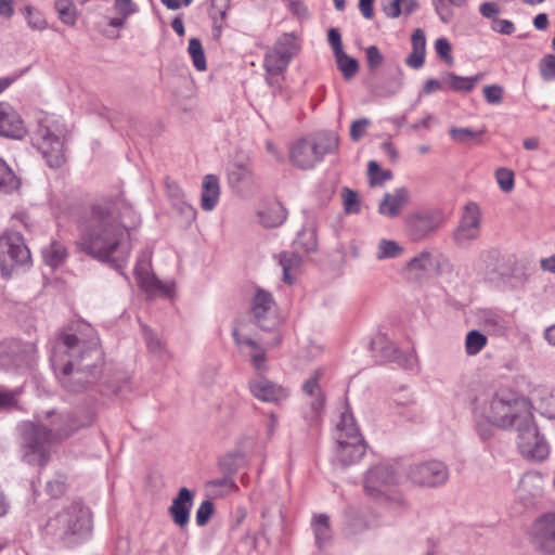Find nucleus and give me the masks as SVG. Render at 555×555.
<instances>
[{
  "mask_svg": "<svg viewBox=\"0 0 555 555\" xmlns=\"http://www.w3.org/2000/svg\"><path fill=\"white\" fill-rule=\"evenodd\" d=\"M141 223V217L122 197H105L91 203L77 222V247L89 257L115 268L113 255L125 248L126 238Z\"/></svg>",
  "mask_w": 555,
  "mask_h": 555,
  "instance_id": "nucleus-1",
  "label": "nucleus"
},
{
  "mask_svg": "<svg viewBox=\"0 0 555 555\" xmlns=\"http://www.w3.org/2000/svg\"><path fill=\"white\" fill-rule=\"evenodd\" d=\"M51 365L62 388L80 393L100 378L103 351L94 330L86 323L74 333H62L51 354Z\"/></svg>",
  "mask_w": 555,
  "mask_h": 555,
  "instance_id": "nucleus-2",
  "label": "nucleus"
},
{
  "mask_svg": "<svg viewBox=\"0 0 555 555\" xmlns=\"http://www.w3.org/2000/svg\"><path fill=\"white\" fill-rule=\"evenodd\" d=\"M480 410L496 427L515 428L517 444L525 457L543 461L548 455V444L533 422L531 404L527 399L503 390L495 392Z\"/></svg>",
  "mask_w": 555,
  "mask_h": 555,
  "instance_id": "nucleus-3",
  "label": "nucleus"
},
{
  "mask_svg": "<svg viewBox=\"0 0 555 555\" xmlns=\"http://www.w3.org/2000/svg\"><path fill=\"white\" fill-rule=\"evenodd\" d=\"M95 418L94 409L76 408L72 413L63 414L51 428L25 422L20 425L23 457L29 464L43 466L48 461V449L52 443L70 437L80 428L90 426Z\"/></svg>",
  "mask_w": 555,
  "mask_h": 555,
  "instance_id": "nucleus-4",
  "label": "nucleus"
},
{
  "mask_svg": "<svg viewBox=\"0 0 555 555\" xmlns=\"http://www.w3.org/2000/svg\"><path fill=\"white\" fill-rule=\"evenodd\" d=\"M92 530L91 513L80 501H74L51 517L44 532L65 545L85 540Z\"/></svg>",
  "mask_w": 555,
  "mask_h": 555,
  "instance_id": "nucleus-5",
  "label": "nucleus"
},
{
  "mask_svg": "<svg viewBox=\"0 0 555 555\" xmlns=\"http://www.w3.org/2000/svg\"><path fill=\"white\" fill-rule=\"evenodd\" d=\"M333 437L336 443L334 460L341 466L353 465L364 456L366 444L348 403L345 404Z\"/></svg>",
  "mask_w": 555,
  "mask_h": 555,
  "instance_id": "nucleus-6",
  "label": "nucleus"
},
{
  "mask_svg": "<svg viewBox=\"0 0 555 555\" xmlns=\"http://www.w3.org/2000/svg\"><path fill=\"white\" fill-rule=\"evenodd\" d=\"M66 131L65 126L55 119L47 118L38 125L33 142L50 168H60L65 163Z\"/></svg>",
  "mask_w": 555,
  "mask_h": 555,
  "instance_id": "nucleus-7",
  "label": "nucleus"
},
{
  "mask_svg": "<svg viewBox=\"0 0 555 555\" xmlns=\"http://www.w3.org/2000/svg\"><path fill=\"white\" fill-rule=\"evenodd\" d=\"M339 140L334 133H323L314 138H304L293 144L289 158L300 169H311L320 163L324 155L338 150Z\"/></svg>",
  "mask_w": 555,
  "mask_h": 555,
  "instance_id": "nucleus-8",
  "label": "nucleus"
},
{
  "mask_svg": "<svg viewBox=\"0 0 555 555\" xmlns=\"http://www.w3.org/2000/svg\"><path fill=\"white\" fill-rule=\"evenodd\" d=\"M300 46L294 34L285 33L278 38L273 48L269 49L263 59V67L269 75L267 82L274 83L273 76L283 74L292 60L297 55Z\"/></svg>",
  "mask_w": 555,
  "mask_h": 555,
  "instance_id": "nucleus-9",
  "label": "nucleus"
},
{
  "mask_svg": "<svg viewBox=\"0 0 555 555\" xmlns=\"http://www.w3.org/2000/svg\"><path fill=\"white\" fill-rule=\"evenodd\" d=\"M271 334L272 337L270 339L260 341L243 334L241 330L236 327L232 331L233 340L240 352L249 358L253 367L259 373H263L268 370L267 351L278 347L282 343L280 332Z\"/></svg>",
  "mask_w": 555,
  "mask_h": 555,
  "instance_id": "nucleus-10",
  "label": "nucleus"
},
{
  "mask_svg": "<svg viewBox=\"0 0 555 555\" xmlns=\"http://www.w3.org/2000/svg\"><path fill=\"white\" fill-rule=\"evenodd\" d=\"M30 262V251L18 232H5L0 236V271L9 278L18 266Z\"/></svg>",
  "mask_w": 555,
  "mask_h": 555,
  "instance_id": "nucleus-11",
  "label": "nucleus"
},
{
  "mask_svg": "<svg viewBox=\"0 0 555 555\" xmlns=\"http://www.w3.org/2000/svg\"><path fill=\"white\" fill-rule=\"evenodd\" d=\"M253 321L263 332H279L280 317L278 306L272 294L257 287L250 301Z\"/></svg>",
  "mask_w": 555,
  "mask_h": 555,
  "instance_id": "nucleus-12",
  "label": "nucleus"
},
{
  "mask_svg": "<svg viewBox=\"0 0 555 555\" xmlns=\"http://www.w3.org/2000/svg\"><path fill=\"white\" fill-rule=\"evenodd\" d=\"M481 222L479 206L473 202L467 203L452 235L454 244L460 248L470 247L481 235Z\"/></svg>",
  "mask_w": 555,
  "mask_h": 555,
  "instance_id": "nucleus-13",
  "label": "nucleus"
},
{
  "mask_svg": "<svg viewBox=\"0 0 555 555\" xmlns=\"http://www.w3.org/2000/svg\"><path fill=\"white\" fill-rule=\"evenodd\" d=\"M37 348L34 343L18 339L0 343V370L11 371L29 367L36 357Z\"/></svg>",
  "mask_w": 555,
  "mask_h": 555,
  "instance_id": "nucleus-14",
  "label": "nucleus"
},
{
  "mask_svg": "<svg viewBox=\"0 0 555 555\" xmlns=\"http://www.w3.org/2000/svg\"><path fill=\"white\" fill-rule=\"evenodd\" d=\"M408 477L416 486L437 488L448 481L449 469L446 464L440 461H426L411 465Z\"/></svg>",
  "mask_w": 555,
  "mask_h": 555,
  "instance_id": "nucleus-15",
  "label": "nucleus"
},
{
  "mask_svg": "<svg viewBox=\"0 0 555 555\" xmlns=\"http://www.w3.org/2000/svg\"><path fill=\"white\" fill-rule=\"evenodd\" d=\"M405 233L414 242L422 241L435 233L443 223L439 210L413 212L405 217Z\"/></svg>",
  "mask_w": 555,
  "mask_h": 555,
  "instance_id": "nucleus-16",
  "label": "nucleus"
},
{
  "mask_svg": "<svg viewBox=\"0 0 555 555\" xmlns=\"http://www.w3.org/2000/svg\"><path fill=\"white\" fill-rule=\"evenodd\" d=\"M371 350L382 361L396 362L400 366L413 370L416 366V357L413 351H400L384 334H378L371 341Z\"/></svg>",
  "mask_w": 555,
  "mask_h": 555,
  "instance_id": "nucleus-17",
  "label": "nucleus"
},
{
  "mask_svg": "<svg viewBox=\"0 0 555 555\" xmlns=\"http://www.w3.org/2000/svg\"><path fill=\"white\" fill-rule=\"evenodd\" d=\"M396 483L393 469L385 464L370 468L364 479V491L371 498H379L389 486Z\"/></svg>",
  "mask_w": 555,
  "mask_h": 555,
  "instance_id": "nucleus-18",
  "label": "nucleus"
},
{
  "mask_svg": "<svg viewBox=\"0 0 555 555\" xmlns=\"http://www.w3.org/2000/svg\"><path fill=\"white\" fill-rule=\"evenodd\" d=\"M249 390L255 398L269 403H280L286 400L289 396L287 388L278 385L263 376H258L250 380Z\"/></svg>",
  "mask_w": 555,
  "mask_h": 555,
  "instance_id": "nucleus-19",
  "label": "nucleus"
},
{
  "mask_svg": "<svg viewBox=\"0 0 555 555\" xmlns=\"http://www.w3.org/2000/svg\"><path fill=\"white\" fill-rule=\"evenodd\" d=\"M533 530L538 546L547 555L555 554V513L539 518Z\"/></svg>",
  "mask_w": 555,
  "mask_h": 555,
  "instance_id": "nucleus-20",
  "label": "nucleus"
},
{
  "mask_svg": "<svg viewBox=\"0 0 555 555\" xmlns=\"http://www.w3.org/2000/svg\"><path fill=\"white\" fill-rule=\"evenodd\" d=\"M543 477L537 472L526 473L516 489V496L524 505H532L537 499L542 496Z\"/></svg>",
  "mask_w": 555,
  "mask_h": 555,
  "instance_id": "nucleus-21",
  "label": "nucleus"
},
{
  "mask_svg": "<svg viewBox=\"0 0 555 555\" xmlns=\"http://www.w3.org/2000/svg\"><path fill=\"white\" fill-rule=\"evenodd\" d=\"M25 134V127L20 115L9 104H0V135L21 139Z\"/></svg>",
  "mask_w": 555,
  "mask_h": 555,
  "instance_id": "nucleus-22",
  "label": "nucleus"
},
{
  "mask_svg": "<svg viewBox=\"0 0 555 555\" xmlns=\"http://www.w3.org/2000/svg\"><path fill=\"white\" fill-rule=\"evenodd\" d=\"M194 494L188 488H181L178 495L172 500L169 514L173 522L180 528L185 527L190 520V512L193 505Z\"/></svg>",
  "mask_w": 555,
  "mask_h": 555,
  "instance_id": "nucleus-23",
  "label": "nucleus"
},
{
  "mask_svg": "<svg viewBox=\"0 0 555 555\" xmlns=\"http://www.w3.org/2000/svg\"><path fill=\"white\" fill-rule=\"evenodd\" d=\"M410 199L409 191L405 188L396 189L392 193H386L378 205V212L388 218L399 216L402 208Z\"/></svg>",
  "mask_w": 555,
  "mask_h": 555,
  "instance_id": "nucleus-24",
  "label": "nucleus"
},
{
  "mask_svg": "<svg viewBox=\"0 0 555 555\" xmlns=\"http://www.w3.org/2000/svg\"><path fill=\"white\" fill-rule=\"evenodd\" d=\"M286 218L287 211L279 201L269 202L258 211L260 224L268 229L282 225Z\"/></svg>",
  "mask_w": 555,
  "mask_h": 555,
  "instance_id": "nucleus-25",
  "label": "nucleus"
},
{
  "mask_svg": "<svg viewBox=\"0 0 555 555\" xmlns=\"http://www.w3.org/2000/svg\"><path fill=\"white\" fill-rule=\"evenodd\" d=\"M412 50L405 59V64L413 68L420 69L425 63L426 55V37L425 31L417 28L411 36Z\"/></svg>",
  "mask_w": 555,
  "mask_h": 555,
  "instance_id": "nucleus-26",
  "label": "nucleus"
},
{
  "mask_svg": "<svg viewBox=\"0 0 555 555\" xmlns=\"http://www.w3.org/2000/svg\"><path fill=\"white\" fill-rule=\"evenodd\" d=\"M134 274L140 287L146 293L165 291L163 283L150 272V263L146 259L142 258L137 261Z\"/></svg>",
  "mask_w": 555,
  "mask_h": 555,
  "instance_id": "nucleus-27",
  "label": "nucleus"
},
{
  "mask_svg": "<svg viewBox=\"0 0 555 555\" xmlns=\"http://www.w3.org/2000/svg\"><path fill=\"white\" fill-rule=\"evenodd\" d=\"M220 196L219 180L214 175L205 176L203 180V190L201 196V207L206 210H212Z\"/></svg>",
  "mask_w": 555,
  "mask_h": 555,
  "instance_id": "nucleus-28",
  "label": "nucleus"
},
{
  "mask_svg": "<svg viewBox=\"0 0 555 555\" xmlns=\"http://www.w3.org/2000/svg\"><path fill=\"white\" fill-rule=\"evenodd\" d=\"M485 74L478 73L475 76L463 77L459 76L454 73H446L442 77L444 83L448 85V88L452 91L456 92H470L476 85L483 79Z\"/></svg>",
  "mask_w": 555,
  "mask_h": 555,
  "instance_id": "nucleus-29",
  "label": "nucleus"
},
{
  "mask_svg": "<svg viewBox=\"0 0 555 555\" xmlns=\"http://www.w3.org/2000/svg\"><path fill=\"white\" fill-rule=\"evenodd\" d=\"M294 245L297 250H301L304 253H312L317 250V228L313 221H309L302 227L297 234Z\"/></svg>",
  "mask_w": 555,
  "mask_h": 555,
  "instance_id": "nucleus-30",
  "label": "nucleus"
},
{
  "mask_svg": "<svg viewBox=\"0 0 555 555\" xmlns=\"http://www.w3.org/2000/svg\"><path fill=\"white\" fill-rule=\"evenodd\" d=\"M228 180L232 188L242 191L253 185L254 175L247 166L234 165L228 172Z\"/></svg>",
  "mask_w": 555,
  "mask_h": 555,
  "instance_id": "nucleus-31",
  "label": "nucleus"
},
{
  "mask_svg": "<svg viewBox=\"0 0 555 555\" xmlns=\"http://www.w3.org/2000/svg\"><path fill=\"white\" fill-rule=\"evenodd\" d=\"M114 10L117 16L109 18L107 24L114 28H121L127 18L137 13L139 8L132 0H114Z\"/></svg>",
  "mask_w": 555,
  "mask_h": 555,
  "instance_id": "nucleus-32",
  "label": "nucleus"
},
{
  "mask_svg": "<svg viewBox=\"0 0 555 555\" xmlns=\"http://www.w3.org/2000/svg\"><path fill=\"white\" fill-rule=\"evenodd\" d=\"M311 525L314 533L315 544L319 548H323L330 543L332 539L330 517L326 514H320L313 518Z\"/></svg>",
  "mask_w": 555,
  "mask_h": 555,
  "instance_id": "nucleus-33",
  "label": "nucleus"
},
{
  "mask_svg": "<svg viewBox=\"0 0 555 555\" xmlns=\"http://www.w3.org/2000/svg\"><path fill=\"white\" fill-rule=\"evenodd\" d=\"M279 261L283 270V281L286 284H293L295 280L293 273L299 269L301 257L296 251H283L279 256Z\"/></svg>",
  "mask_w": 555,
  "mask_h": 555,
  "instance_id": "nucleus-34",
  "label": "nucleus"
},
{
  "mask_svg": "<svg viewBox=\"0 0 555 555\" xmlns=\"http://www.w3.org/2000/svg\"><path fill=\"white\" fill-rule=\"evenodd\" d=\"M433 266L434 260L431 254L427 250H423L406 263L405 270L416 279H421Z\"/></svg>",
  "mask_w": 555,
  "mask_h": 555,
  "instance_id": "nucleus-35",
  "label": "nucleus"
},
{
  "mask_svg": "<svg viewBox=\"0 0 555 555\" xmlns=\"http://www.w3.org/2000/svg\"><path fill=\"white\" fill-rule=\"evenodd\" d=\"M248 464V459L243 452H231L219 460V468L229 476L237 473L242 467Z\"/></svg>",
  "mask_w": 555,
  "mask_h": 555,
  "instance_id": "nucleus-36",
  "label": "nucleus"
},
{
  "mask_svg": "<svg viewBox=\"0 0 555 555\" xmlns=\"http://www.w3.org/2000/svg\"><path fill=\"white\" fill-rule=\"evenodd\" d=\"M325 404L324 393H318V397L310 400L302 410V416L309 426H318Z\"/></svg>",
  "mask_w": 555,
  "mask_h": 555,
  "instance_id": "nucleus-37",
  "label": "nucleus"
},
{
  "mask_svg": "<svg viewBox=\"0 0 555 555\" xmlns=\"http://www.w3.org/2000/svg\"><path fill=\"white\" fill-rule=\"evenodd\" d=\"M206 487L210 489L215 496L223 498L232 492L238 490L237 485L231 476L224 474L222 478H217L208 481Z\"/></svg>",
  "mask_w": 555,
  "mask_h": 555,
  "instance_id": "nucleus-38",
  "label": "nucleus"
},
{
  "mask_svg": "<svg viewBox=\"0 0 555 555\" xmlns=\"http://www.w3.org/2000/svg\"><path fill=\"white\" fill-rule=\"evenodd\" d=\"M338 70L345 80H351L359 70V62L357 59L349 56L345 51L334 55Z\"/></svg>",
  "mask_w": 555,
  "mask_h": 555,
  "instance_id": "nucleus-39",
  "label": "nucleus"
},
{
  "mask_svg": "<svg viewBox=\"0 0 555 555\" xmlns=\"http://www.w3.org/2000/svg\"><path fill=\"white\" fill-rule=\"evenodd\" d=\"M402 253L403 247L399 245L396 241L382 238L377 243L375 256L377 260L395 259L401 256Z\"/></svg>",
  "mask_w": 555,
  "mask_h": 555,
  "instance_id": "nucleus-40",
  "label": "nucleus"
},
{
  "mask_svg": "<svg viewBox=\"0 0 555 555\" xmlns=\"http://www.w3.org/2000/svg\"><path fill=\"white\" fill-rule=\"evenodd\" d=\"M54 8L62 23L74 26L77 21L76 7L72 0H56Z\"/></svg>",
  "mask_w": 555,
  "mask_h": 555,
  "instance_id": "nucleus-41",
  "label": "nucleus"
},
{
  "mask_svg": "<svg viewBox=\"0 0 555 555\" xmlns=\"http://www.w3.org/2000/svg\"><path fill=\"white\" fill-rule=\"evenodd\" d=\"M18 179L13 170L0 158V190L4 193H11L18 188Z\"/></svg>",
  "mask_w": 555,
  "mask_h": 555,
  "instance_id": "nucleus-42",
  "label": "nucleus"
},
{
  "mask_svg": "<svg viewBox=\"0 0 555 555\" xmlns=\"http://www.w3.org/2000/svg\"><path fill=\"white\" fill-rule=\"evenodd\" d=\"M488 338L477 330L469 331L465 337V351L468 356L478 354L487 345Z\"/></svg>",
  "mask_w": 555,
  "mask_h": 555,
  "instance_id": "nucleus-43",
  "label": "nucleus"
},
{
  "mask_svg": "<svg viewBox=\"0 0 555 555\" xmlns=\"http://www.w3.org/2000/svg\"><path fill=\"white\" fill-rule=\"evenodd\" d=\"M495 424L485 417V412L479 408L475 411V429L481 440L487 441L493 436Z\"/></svg>",
  "mask_w": 555,
  "mask_h": 555,
  "instance_id": "nucleus-44",
  "label": "nucleus"
},
{
  "mask_svg": "<svg viewBox=\"0 0 555 555\" xmlns=\"http://www.w3.org/2000/svg\"><path fill=\"white\" fill-rule=\"evenodd\" d=\"M188 52L192 57L194 67L199 72L206 70V56L199 39L191 38L189 40Z\"/></svg>",
  "mask_w": 555,
  "mask_h": 555,
  "instance_id": "nucleus-45",
  "label": "nucleus"
},
{
  "mask_svg": "<svg viewBox=\"0 0 555 555\" xmlns=\"http://www.w3.org/2000/svg\"><path fill=\"white\" fill-rule=\"evenodd\" d=\"M66 256V249L60 244H52L48 249L43 250L46 263L53 269L62 264Z\"/></svg>",
  "mask_w": 555,
  "mask_h": 555,
  "instance_id": "nucleus-46",
  "label": "nucleus"
},
{
  "mask_svg": "<svg viewBox=\"0 0 555 555\" xmlns=\"http://www.w3.org/2000/svg\"><path fill=\"white\" fill-rule=\"evenodd\" d=\"M143 334L149 351L162 359L165 358L166 349L163 346L160 338L146 326L143 327Z\"/></svg>",
  "mask_w": 555,
  "mask_h": 555,
  "instance_id": "nucleus-47",
  "label": "nucleus"
},
{
  "mask_svg": "<svg viewBox=\"0 0 555 555\" xmlns=\"http://www.w3.org/2000/svg\"><path fill=\"white\" fill-rule=\"evenodd\" d=\"M341 197L344 201V209L346 214H359L361 210V202L356 191L344 188L341 190Z\"/></svg>",
  "mask_w": 555,
  "mask_h": 555,
  "instance_id": "nucleus-48",
  "label": "nucleus"
},
{
  "mask_svg": "<svg viewBox=\"0 0 555 555\" xmlns=\"http://www.w3.org/2000/svg\"><path fill=\"white\" fill-rule=\"evenodd\" d=\"M367 175L371 185H379L385 180L391 178L390 171H383L375 160H370L367 164Z\"/></svg>",
  "mask_w": 555,
  "mask_h": 555,
  "instance_id": "nucleus-49",
  "label": "nucleus"
},
{
  "mask_svg": "<svg viewBox=\"0 0 555 555\" xmlns=\"http://www.w3.org/2000/svg\"><path fill=\"white\" fill-rule=\"evenodd\" d=\"M539 69L544 81L555 80V55H544L540 61Z\"/></svg>",
  "mask_w": 555,
  "mask_h": 555,
  "instance_id": "nucleus-50",
  "label": "nucleus"
},
{
  "mask_svg": "<svg viewBox=\"0 0 555 555\" xmlns=\"http://www.w3.org/2000/svg\"><path fill=\"white\" fill-rule=\"evenodd\" d=\"M366 64L370 72H376L384 63V55L377 46H369L365 49Z\"/></svg>",
  "mask_w": 555,
  "mask_h": 555,
  "instance_id": "nucleus-51",
  "label": "nucleus"
},
{
  "mask_svg": "<svg viewBox=\"0 0 555 555\" xmlns=\"http://www.w3.org/2000/svg\"><path fill=\"white\" fill-rule=\"evenodd\" d=\"M322 374V370H317L313 375L302 384V391L311 398L310 400L317 398L318 393H323L319 385V379Z\"/></svg>",
  "mask_w": 555,
  "mask_h": 555,
  "instance_id": "nucleus-52",
  "label": "nucleus"
},
{
  "mask_svg": "<svg viewBox=\"0 0 555 555\" xmlns=\"http://www.w3.org/2000/svg\"><path fill=\"white\" fill-rule=\"evenodd\" d=\"M18 390H9L0 387V412L9 411L17 405Z\"/></svg>",
  "mask_w": 555,
  "mask_h": 555,
  "instance_id": "nucleus-53",
  "label": "nucleus"
},
{
  "mask_svg": "<svg viewBox=\"0 0 555 555\" xmlns=\"http://www.w3.org/2000/svg\"><path fill=\"white\" fill-rule=\"evenodd\" d=\"M496 182L503 192L514 189V172L507 168H499L495 171Z\"/></svg>",
  "mask_w": 555,
  "mask_h": 555,
  "instance_id": "nucleus-54",
  "label": "nucleus"
},
{
  "mask_svg": "<svg viewBox=\"0 0 555 555\" xmlns=\"http://www.w3.org/2000/svg\"><path fill=\"white\" fill-rule=\"evenodd\" d=\"M435 50L437 55L443 60L447 64H453V56L451 54L452 47L449 40L444 37H440L435 41Z\"/></svg>",
  "mask_w": 555,
  "mask_h": 555,
  "instance_id": "nucleus-55",
  "label": "nucleus"
},
{
  "mask_svg": "<svg viewBox=\"0 0 555 555\" xmlns=\"http://www.w3.org/2000/svg\"><path fill=\"white\" fill-rule=\"evenodd\" d=\"M500 253L498 249H488L480 254L479 261L485 266L487 272L496 271Z\"/></svg>",
  "mask_w": 555,
  "mask_h": 555,
  "instance_id": "nucleus-56",
  "label": "nucleus"
},
{
  "mask_svg": "<svg viewBox=\"0 0 555 555\" xmlns=\"http://www.w3.org/2000/svg\"><path fill=\"white\" fill-rule=\"evenodd\" d=\"M503 94L504 89L500 85H488L483 88V96L489 104H500L503 100Z\"/></svg>",
  "mask_w": 555,
  "mask_h": 555,
  "instance_id": "nucleus-57",
  "label": "nucleus"
},
{
  "mask_svg": "<svg viewBox=\"0 0 555 555\" xmlns=\"http://www.w3.org/2000/svg\"><path fill=\"white\" fill-rule=\"evenodd\" d=\"M230 8V0H211L209 15L212 21L224 20Z\"/></svg>",
  "mask_w": 555,
  "mask_h": 555,
  "instance_id": "nucleus-58",
  "label": "nucleus"
},
{
  "mask_svg": "<svg viewBox=\"0 0 555 555\" xmlns=\"http://www.w3.org/2000/svg\"><path fill=\"white\" fill-rule=\"evenodd\" d=\"M25 14L28 25L33 29L42 30L47 27V22L42 15L31 7L25 8Z\"/></svg>",
  "mask_w": 555,
  "mask_h": 555,
  "instance_id": "nucleus-59",
  "label": "nucleus"
},
{
  "mask_svg": "<svg viewBox=\"0 0 555 555\" xmlns=\"http://www.w3.org/2000/svg\"><path fill=\"white\" fill-rule=\"evenodd\" d=\"M214 514V504L209 501H203L196 511V524L202 527L205 526L211 515Z\"/></svg>",
  "mask_w": 555,
  "mask_h": 555,
  "instance_id": "nucleus-60",
  "label": "nucleus"
},
{
  "mask_svg": "<svg viewBox=\"0 0 555 555\" xmlns=\"http://www.w3.org/2000/svg\"><path fill=\"white\" fill-rule=\"evenodd\" d=\"M450 137L452 140L459 143H467L475 137H477L479 133L469 129V128H457L453 127L449 131Z\"/></svg>",
  "mask_w": 555,
  "mask_h": 555,
  "instance_id": "nucleus-61",
  "label": "nucleus"
},
{
  "mask_svg": "<svg viewBox=\"0 0 555 555\" xmlns=\"http://www.w3.org/2000/svg\"><path fill=\"white\" fill-rule=\"evenodd\" d=\"M376 500H385L388 505L395 509L400 511L406 507V502L401 493H387V490L384 491V494L379 498H375Z\"/></svg>",
  "mask_w": 555,
  "mask_h": 555,
  "instance_id": "nucleus-62",
  "label": "nucleus"
},
{
  "mask_svg": "<svg viewBox=\"0 0 555 555\" xmlns=\"http://www.w3.org/2000/svg\"><path fill=\"white\" fill-rule=\"evenodd\" d=\"M433 3L440 21L444 24L450 23L453 17V11L450 9V3L447 0H433Z\"/></svg>",
  "mask_w": 555,
  "mask_h": 555,
  "instance_id": "nucleus-63",
  "label": "nucleus"
},
{
  "mask_svg": "<svg viewBox=\"0 0 555 555\" xmlns=\"http://www.w3.org/2000/svg\"><path fill=\"white\" fill-rule=\"evenodd\" d=\"M371 124L367 118L357 119L351 124L350 138L357 142L362 139L365 134L366 127Z\"/></svg>",
  "mask_w": 555,
  "mask_h": 555,
  "instance_id": "nucleus-64",
  "label": "nucleus"
}]
</instances>
